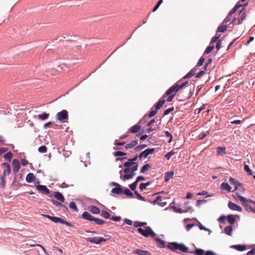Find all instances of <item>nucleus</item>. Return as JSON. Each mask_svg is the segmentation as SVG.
<instances>
[{"mask_svg": "<svg viewBox=\"0 0 255 255\" xmlns=\"http://www.w3.org/2000/svg\"><path fill=\"white\" fill-rule=\"evenodd\" d=\"M124 193L127 196L132 198L133 197V193L128 189H125L123 191Z\"/></svg>", "mask_w": 255, "mask_h": 255, "instance_id": "obj_36", "label": "nucleus"}, {"mask_svg": "<svg viewBox=\"0 0 255 255\" xmlns=\"http://www.w3.org/2000/svg\"><path fill=\"white\" fill-rule=\"evenodd\" d=\"M48 116H49V114H48L44 113H43L42 114L39 115H38V118H39V120H44L47 119Z\"/></svg>", "mask_w": 255, "mask_h": 255, "instance_id": "obj_41", "label": "nucleus"}, {"mask_svg": "<svg viewBox=\"0 0 255 255\" xmlns=\"http://www.w3.org/2000/svg\"><path fill=\"white\" fill-rule=\"evenodd\" d=\"M137 144V141L136 140H133L130 143L127 144L125 147L126 149H130L136 145Z\"/></svg>", "mask_w": 255, "mask_h": 255, "instance_id": "obj_23", "label": "nucleus"}, {"mask_svg": "<svg viewBox=\"0 0 255 255\" xmlns=\"http://www.w3.org/2000/svg\"><path fill=\"white\" fill-rule=\"evenodd\" d=\"M204 61H205V58L203 57H201L200 58V59L197 64V66H198V67L201 66L203 65V64L204 63Z\"/></svg>", "mask_w": 255, "mask_h": 255, "instance_id": "obj_55", "label": "nucleus"}, {"mask_svg": "<svg viewBox=\"0 0 255 255\" xmlns=\"http://www.w3.org/2000/svg\"><path fill=\"white\" fill-rule=\"evenodd\" d=\"M51 201L52 202L53 204L56 205L57 206H62L65 209L67 210V207L63 205L61 203H59L56 200H52Z\"/></svg>", "mask_w": 255, "mask_h": 255, "instance_id": "obj_54", "label": "nucleus"}, {"mask_svg": "<svg viewBox=\"0 0 255 255\" xmlns=\"http://www.w3.org/2000/svg\"><path fill=\"white\" fill-rule=\"evenodd\" d=\"M228 207L232 210L237 211L238 212H242V209L240 206L232 202H229Z\"/></svg>", "mask_w": 255, "mask_h": 255, "instance_id": "obj_12", "label": "nucleus"}, {"mask_svg": "<svg viewBox=\"0 0 255 255\" xmlns=\"http://www.w3.org/2000/svg\"><path fill=\"white\" fill-rule=\"evenodd\" d=\"M101 215L105 219H109L110 217L109 213L106 211H102Z\"/></svg>", "mask_w": 255, "mask_h": 255, "instance_id": "obj_44", "label": "nucleus"}, {"mask_svg": "<svg viewBox=\"0 0 255 255\" xmlns=\"http://www.w3.org/2000/svg\"><path fill=\"white\" fill-rule=\"evenodd\" d=\"M179 82H177V83L173 85L172 86H171L164 94V95L163 96V98H165L166 96L174 94V96L176 95V93L181 88L184 87L185 86H186L188 83V82H185L181 84H179Z\"/></svg>", "mask_w": 255, "mask_h": 255, "instance_id": "obj_4", "label": "nucleus"}, {"mask_svg": "<svg viewBox=\"0 0 255 255\" xmlns=\"http://www.w3.org/2000/svg\"><path fill=\"white\" fill-rule=\"evenodd\" d=\"M192 209L191 206H188V207L185 208L184 210H183L182 209H178L177 212L180 213H186L189 211L190 210Z\"/></svg>", "mask_w": 255, "mask_h": 255, "instance_id": "obj_37", "label": "nucleus"}, {"mask_svg": "<svg viewBox=\"0 0 255 255\" xmlns=\"http://www.w3.org/2000/svg\"><path fill=\"white\" fill-rule=\"evenodd\" d=\"M150 168H151L150 165L149 164H146L144 165L142 167V168L140 170V172L141 173H144L146 171H147V170H148Z\"/></svg>", "mask_w": 255, "mask_h": 255, "instance_id": "obj_38", "label": "nucleus"}, {"mask_svg": "<svg viewBox=\"0 0 255 255\" xmlns=\"http://www.w3.org/2000/svg\"><path fill=\"white\" fill-rule=\"evenodd\" d=\"M147 225L146 222H139L138 221L134 222L133 225L135 227L144 226Z\"/></svg>", "mask_w": 255, "mask_h": 255, "instance_id": "obj_39", "label": "nucleus"}, {"mask_svg": "<svg viewBox=\"0 0 255 255\" xmlns=\"http://www.w3.org/2000/svg\"><path fill=\"white\" fill-rule=\"evenodd\" d=\"M238 198L241 201L242 205L245 207L248 212L255 213V208H253L250 204L251 203L255 205V201L251 199H247L246 198L238 194Z\"/></svg>", "mask_w": 255, "mask_h": 255, "instance_id": "obj_3", "label": "nucleus"}, {"mask_svg": "<svg viewBox=\"0 0 255 255\" xmlns=\"http://www.w3.org/2000/svg\"><path fill=\"white\" fill-rule=\"evenodd\" d=\"M226 217L225 216H221L219 219V221L222 223H223V224H225V221H226Z\"/></svg>", "mask_w": 255, "mask_h": 255, "instance_id": "obj_62", "label": "nucleus"}, {"mask_svg": "<svg viewBox=\"0 0 255 255\" xmlns=\"http://www.w3.org/2000/svg\"><path fill=\"white\" fill-rule=\"evenodd\" d=\"M195 253L197 255H203L205 254L204 251L200 249H196Z\"/></svg>", "mask_w": 255, "mask_h": 255, "instance_id": "obj_48", "label": "nucleus"}, {"mask_svg": "<svg viewBox=\"0 0 255 255\" xmlns=\"http://www.w3.org/2000/svg\"><path fill=\"white\" fill-rule=\"evenodd\" d=\"M69 207L74 211H78V209L75 202L73 201L71 202L69 204Z\"/></svg>", "mask_w": 255, "mask_h": 255, "instance_id": "obj_45", "label": "nucleus"}, {"mask_svg": "<svg viewBox=\"0 0 255 255\" xmlns=\"http://www.w3.org/2000/svg\"><path fill=\"white\" fill-rule=\"evenodd\" d=\"M154 240L157 242V246L160 248H164L165 246V242L159 238H155Z\"/></svg>", "mask_w": 255, "mask_h": 255, "instance_id": "obj_19", "label": "nucleus"}, {"mask_svg": "<svg viewBox=\"0 0 255 255\" xmlns=\"http://www.w3.org/2000/svg\"><path fill=\"white\" fill-rule=\"evenodd\" d=\"M155 152L154 148H147L141 152L138 156V157L140 159L142 158H146L149 154H152Z\"/></svg>", "mask_w": 255, "mask_h": 255, "instance_id": "obj_8", "label": "nucleus"}, {"mask_svg": "<svg viewBox=\"0 0 255 255\" xmlns=\"http://www.w3.org/2000/svg\"><path fill=\"white\" fill-rule=\"evenodd\" d=\"M231 248L236 249L239 251H243L245 250L247 248L245 245H233L231 246Z\"/></svg>", "mask_w": 255, "mask_h": 255, "instance_id": "obj_22", "label": "nucleus"}, {"mask_svg": "<svg viewBox=\"0 0 255 255\" xmlns=\"http://www.w3.org/2000/svg\"><path fill=\"white\" fill-rule=\"evenodd\" d=\"M38 150L40 153H45L47 152V148L45 145H42L38 148Z\"/></svg>", "mask_w": 255, "mask_h": 255, "instance_id": "obj_43", "label": "nucleus"}, {"mask_svg": "<svg viewBox=\"0 0 255 255\" xmlns=\"http://www.w3.org/2000/svg\"><path fill=\"white\" fill-rule=\"evenodd\" d=\"M247 5V3L242 5V4H239L238 3L233 8V9L230 12L228 16L224 19V23H227L231 20V16L235 13L237 10L241 6H246Z\"/></svg>", "mask_w": 255, "mask_h": 255, "instance_id": "obj_7", "label": "nucleus"}, {"mask_svg": "<svg viewBox=\"0 0 255 255\" xmlns=\"http://www.w3.org/2000/svg\"><path fill=\"white\" fill-rule=\"evenodd\" d=\"M174 175L173 171L167 172L165 174L164 180L165 182H168L170 179L172 178Z\"/></svg>", "mask_w": 255, "mask_h": 255, "instance_id": "obj_25", "label": "nucleus"}, {"mask_svg": "<svg viewBox=\"0 0 255 255\" xmlns=\"http://www.w3.org/2000/svg\"><path fill=\"white\" fill-rule=\"evenodd\" d=\"M161 200H162V197L161 196H159L157 197L156 199L155 200H154L152 202V203L153 204H157L158 205L163 206L164 205H163V203L161 202Z\"/></svg>", "mask_w": 255, "mask_h": 255, "instance_id": "obj_33", "label": "nucleus"}, {"mask_svg": "<svg viewBox=\"0 0 255 255\" xmlns=\"http://www.w3.org/2000/svg\"><path fill=\"white\" fill-rule=\"evenodd\" d=\"M227 220L228 223L231 225H234L235 223V218L232 215H229L227 217Z\"/></svg>", "mask_w": 255, "mask_h": 255, "instance_id": "obj_30", "label": "nucleus"}, {"mask_svg": "<svg viewBox=\"0 0 255 255\" xmlns=\"http://www.w3.org/2000/svg\"><path fill=\"white\" fill-rule=\"evenodd\" d=\"M13 170L14 172H17L20 169L19 161L17 159H14L12 160Z\"/></svg>", "mask_w": 255, "mask_h": 255, "instance_id": "obj_14", "label": "nucleus"}, {"mask_svg": "<svg viewBox=\"0 0 255 255\" xmlns=\"http://www.w3.org/2000/svg\"><path fill=\"white\" fill-rule=\"evenodd\" d=\"M205 255H216V254L212 251H207L205 253Z\"/></svg>", "mask_w": 255, "mask_h": 255, "instance_id": "obj_64", "label": "nucleus"}, {"mask_svg": "<svg viewBox=\"0 0 255 255\" xmlns=\"http://www.w3.org/2000/svg\"><path fill=\"white\" fill-rule=\"evenodd\" d=\"M137 170V165L133 166L131 168H126L123 170L124 175H122V171H120L121 174L120 178L123 180L126 181L132 178L135 175V171Z\"/></svg>", "mask_w": 255, "mask_h": 255, "instance_id": "obj_1", "label": "nucleus"}, {"mask_svg": "<svg viewBox=\"0 0 255 255\" xmlns=\"http://www.w3.org/2000/svg\"><path fill=\"white\" fill-rule=\"evenodd\" d=\"M137 183L138 182L136 181H134L133 183L129 185V188L132 191H134L136 189Z\"/></svg>", "mask_w": 255, "mask_h": 255, "instance_id": "obj_51", "label": "nucleus"}, {"mask_svg": "<svg viewBox=\"0 0 255 255\" xmlns=\"http://www.w3.org/2000/svg\"><path fill=\"white\" fill-rule=\"evenodd\" d=\"M233 227L231 226H228L225 227L224 229L225 233L229 236H231L232 234Z\"/></svg>", "mask_w": 255, "mask_h": 255, "instance_id": "obj_31", "label": "nucleus"}, {"mask_svg": "<svg viewBox=\"0 0 255 255\" xmlns=\"http://www.w3.org/2000/svg\"><path fill=\"white\" fill-rule=\"evenodd\" d=\"M174 110V107H171L169 109H166L164 112V115L166 116L168 115L170 112Z\"/></svg>", "mask_w": 255, "mask_h": 255, "instance_id": "obj_59", "label": "nucleus"}, {"mask_svg": "<svg viewBox=\"0 0 255 255\" xmlns=\"http://www.w3.org/2000/svg\"><path fill=\"white\" fill-rule=\"evenodd\" d=\"M115 156H123L126 155V153L120 151H117L115 152Z\"/></svg>", "mask_w": 255, "mask_h": 255, "instance_id": "obj_61", "label": "nucleus"}, {"mask_svg": "<svg viewBox=\"0 0 255 255\" xmlns=\"http://www.w3.org/2000/svg\"><path fill=\"white\" fill-rule=\"evenodd\" d=\"M37 190L40 193L44 194L45 195H49L50 193L49 190L45 185H38L36 186Z\"/></svg>", "mask_w": 255, "mask_h": 255, "instance_id": "obj_10", "label": "nucleus"}, {"mask_svg": "<svg viewBox=\"0 0 255 255\" xmlns=\"http://www.w3.org/2000/svg\"><path fill=\"white\" fill-rule=\"evenodd\" d=\"M175 154V152L173 150H171L170 152H168L167 154H166L164 156L165 157L169 160L170 157Z\"/></svg>", "mask_w": 255, "mask_h": 255, "instance_id": "obj_47", "label": "nucleus"}, {"mask_svg": "<svg viewBox=\"0 0 255 255\" xmlns=\"http://www.w3.org/2000/svg\"><path fill=\"white\" fill-rule=\"evenodd\" d=\"M124 167H125L126 168H129L131 166V167L133 166L134 164H133V163L132 162L128 161V162H126L124 163Z\"/></svg>", "mask_w": 255, "mask_h": 255, "instance_id": "obj_57", "label": "nucleus"}, {"mask_svg": "<svg viewBox=\"0 0 255 255\" xmlns=\"http://www.w3.org/2000/svg\"><path fill=\"white\" fill-rule=\"evenodd\" d=\"M0 179H1V184L2 185V187L3 188H4L5 186V183H6L5 176L2 175L0 177Z\"/></svg>", "mask_w": 255, "mask_h": 255, "instance_id": "obj_49", "label": "nucleus"}, {"mask_svg": "<svg viewBox=\"0 0 255 255\" xmlns=\"http://www.w3.org/2000/svg\"><path fill=\"white\" fill-rule=\"evenodd\" d=\"M196 69H192L189 72H188L184 77L183 79H186L190 78L193 76H194L196 74Z\"/></svg>", "mask_w": 255, "mask_h": 255, "instance_id": "obj_29", "label": "nucleus"}, {"mask_svg": "<svg viewBox=\"0 0 255 255\" xmlns=\"http://www.w3.org/2000/svg\"><path fill=\"white\" fill-rule=\"evenodd\" d=\"M92 221H94L95 223L98 225H103L105 223V221L102 219L97 218L94 217Z\"/></svg>", "mask_w": 255, "mask_h": 255, "instance_id": "obj_35", "label": "nucleus"}, {"mask_svg": "<svg viewBox=\"0 0 255 255\" xmlns=\"http://www.w3.org/2000/svg\"><path fill=\"white\" fill-rule=\"evenodd\" d=\"M240 14H241V16L238 19V23H237V24H241L246 17L247 14L244 8H242L240 10Z\"/></svg>", "mask_w": 255, "mask_h": 255, "instance_id": "obj_13", "label": "nucleus"}, {"mask_svg": "<svg viewBox=\"0 0 255 255\" xmlns=\"http://www.w3.org/2000/svg\"><path fill=\"white\" fill-rule=\"evenodd\" d=\"M218 155H223L226 153V147L219 146L217 149Z\"/></svg>", "mask_w": 255, "mask_h": 255, "instance_id": "obj_26", "label": "nucleus"}, {"mask_svg": "<svg viewBox=\"0 0 255 255\" xmlns=\"http://www.w3.org/2000/svg\"><path fill=\"white\" fill-rule=\"evenodd\" d=\"M214 48V45L208 46L207 48V49H206V50L205 51V54H209V53H210L213 50Z\"/></svg>", "mask_w": 255, "mask_h": 255, "instance_id": "obj_53", "label": "nucleus"}, {"mask_svg": "<svg viewBox=\"0 0 255 255\" xmlns=\"http://www.w3.org/2000/svg\"><path fill=\"white\" fill-rule=\"evenodd\" d=\"M134 194L136 195L137 198L138 200H141V201H145L144 198L140 195L139 194L137 191H135Z\"/></svg>", "mask_w": 255, "mask_h": 255, "instance_id": "obj_56", "label": "nucleus"}, {"mask_svg": "<svg viewBox=\"0 0 255 255\" xmlns=\"http://www.w3.org/2000/svg\"><path fill=\"white\" fill-rule=\"evenodd\" d=\"M157 110H152L148 114L149 118H151L153 117L157 113Z\"/></svg>", "mask_w": 255, "mask_h": 255, "instance_id": "obj_60", "label": "nucleus"}, {"mask_svg": "<svg viewBox=\"0 0 255 255\" xmlns=\"http://www.w3.org/2000/svg\"><path fill=\"white\" fill-rule=\"evenodd\" d=\"M12 157V154L10 151H9L8 152L6 153L4 155V158L8 160V161H10L11 158Z\"/></svg>", "mask_w": 255, "mask_h": 255, "instance_id": "obj_40", "label": "nucleus"}, {"mask_svg": "<svg viewBox=\"0 0 255 255\" xmlns=\"http://www.w3.org/2000/svg\"><path fill=\"white\" fill-rule=\"evenodd\" d=\"M56 119L61 123H65L68 119V113L66 110H63L56 114Z\"/></svg>", "mask_w": 255, "mask_h": 255, "instance_id": "obj_6", "label": "nucleus"}, {"mask_svg": "<svg viewBox=\"0 0 255 255\" xmlns=\"http://www.w3.org/2000/svg\"><path fill=\"white\" fill-rule=\"evenodd\" d=\"M53 196H54L57 200L62 203H63L65 201L64 196L61 193L59 192H55L53 195L50 194L49 195V197H52Z\"/></svg>", "mask_w": 255, "mask_h": 255, "instance_id": "obj_11", "label": "nucleus"}, {"mask_svg": "<svg viewBox=\"0 0 255 255\" xmlns=\"http://www.w3.org/2000/svg\"><path fill=\"white\" fill-rule=\"evenodd\" d=\"M112 192L115 194H120L123 192V189L121 186H118L113 188L112 190Z\"/></svg>", "mask_w": 255, "mask_h": 255, "instance_id": "obj_28", "label": "nucleus"}, {"mask_svg": "<svg viewBox=\"0 0 255 255\" xmlns=\"http://www.w3.org/2000/svg\"><path fill=\"white\" fill-rule=\"evenodd\" d=\"M166 247L172 252H177V251H179L183 253L188 252V248L183 244H179L177 242H171L169 243Z\"/></svg>", "mask_w": 255, "mask_h": 255, "instance_id": "obj_2", "label": "nucleus"}, {"mask_svg": "<svg viewBox=\"0 0 255 255\" xmlns=\"http://www.w3.org/2000/svg\"><path fill=\"white\" fill-rule=\"evenodd\" d=\"M227 28V26L226 25H220L217 29V31L219 32H224Z\"/></svg>", "mask_w": 255, "mask_h": 255, "instance_id": "obj_34", "label": "nucleus"}, {"mask_svg": "<svg viewBox=\"0 0 255 255\" xmlns=\"http://www.w3.org/2000/svg\"><path fill=\"white\" fill-rule=\"evenodd\" d=\"M138 233L144 236L145 237H148L149 236L155 237L156 234L152 231L150 227H147L145 230L139 228L137 229Z\"/></svg>", "mask_w": 255, "mask_h": 255, "instance_id": "obj_5", "label": "nucleus"}, {"mask_svg": "<svg viewBox=\"0 0 255 255\" xmlns=\"http://www.w3.org/2000/svg\"><path fill=\"white\" fill-rule=\"evenodd\" d=\"M89 210L93 214H98L100 213V209L96 206H91L89 207Z\"/></svg>", "mask_w": 255, "mask_h": 255, "instance_id": "obj_20", "label": "nucleus"}, {"mask_svg": "<svg viewBox=\"0 0 255 255\" xmlns=\"http://www.w3.org/2000/svg\"><path fill=\"white\" fill-rule=\"evenodd\" d=\"M111 219L114 221L118 222L121 220V218L119 216L112 217Z\"/></svg>", "mask_w": 255, "mask_h": 255, "instance_id": "obj_63", "label": "nucleus"}, {"mask_svg": "<svg viewBox=\"0 0 255 255\" xmlns=\"http://www.w3.org/2000/svg\"><path fill=\"white\" fill-rule=\"evenodd\" d=\"M133 253L137 254L138 255H151L149 252L141 249H136L133 250Z\"/></svg>", "mask_w": 255, "mask_h": 255, "instance_id": "obj_16", "label": "nucleus"}, {"mask_svg": "<svg viewBox=\"0 0 255 255\" xmlns=\"http://www.w3.org/2000/svg\"><path fill=\"white\" fill-rule=\"evenodd\" d=\"M209 131H207L205 133H202L199 136V139L201 140L204 139L207 135L209 134Z\"/></svg>", "mask_w": 255, "mask_h": 255, "instance_id": "obj_52", "label": "nucleus"}, {"mask_svg": "<svg viewBox=\"0 0 255 255\" xmlns=\"http://www.w3.org/2000/svg\"><path fill=\"white\" fill-rule=\"evenodd\" d=\"M165 102L164 99H160V101L155 105V109L157 110H159Z\"/></svg>", "mask_w": 255, "mask_h": 255, "instance_id": "obj_32", "label": "nucleus"}, {"mask_svg": "<svg viewBox=\"0 0 255 255\" xmlns=\"http://www.w3.org/2000/svg\"><path fill=\"white\" fill-rule=\"evenodd\" d=\"M58 223H62V224H65V225H66L68 226H71V224L70 223L67 222L66 220H65L62 219V218H59Z\"/></svg>", "mask_w": 255, "mask_h": 255, "instance_id": "obj_50", "label": "nucleus"}, {"mask_svg": "<svg viewBox=\"0 0 255 255\" xmlns=\"http://www.w3.org/2000/svg\"><path fill=\"white\" fill-rule=\"evenodd\" d=\"M221 188L227 190L228 192L231 191V187L227 183H222L221 185Z\"/></svg>", "mask_w": 255, "mask_h": 255, "instance_id": "obj_27", "label": "nucleus"}, {"mask_svg": "<svg viewBox=\"0 0 255 255\" xmlns=\"http://www.w3.org/2000/svg\"><path fill=\"white\" fill-rule=\"evenodd\" d=\"M34 175L32 173H28L26 177L25 180L28 183H31L33 182V181L34 179Z\"/></svg>", "mask_w": 255, "mask_h": 255, "instance_id": "obj_24", "label": "nucleus"}, {"mask_svg": "<svg viewBox=\"0 0 255 255\" xmlns=\"http://www.w3.org/2000/svg\"><path fill=\"white\" fill-rule=\"evenodd\" d=\"M87 241L92 243L99 244L102 242H105L106 240L102 237L88 238L86 239Z\"/></svg>", "mask_w": 255, "mask_h": 255, "instance_id": "obj_9", "label": "nucleus"}, {"mask_svg": "<svg viewBox=\"0 0 255 255\" xmlns=\"http://www.w3.org/2000/svg\"><path fill=\"white\" fill-rule=\"evenodd\" d=\"M146 146H147V145H146V144H141V145H138L137 146H136L135 149L136 151H138L141 150V149L144 148Z\"/></svg>", "mask_w": 255, "mask_h": 255, "instance_id": "obj_58", "label": "nucleus"}, {"mask_svg": "<svg viewBox=\"0 0 255 255\" xmlns=\"http://www.w3.org/2000/svg\"><path fill=\"white\" fill-rule=\"evenodd\" d=\"M244 169L247 172V173L248 174V175H252L253 173H252V170L250 169V167H249V166L248 165H247V164H245V166H244Z\"/></svg>", "mask_w": 255, "mask_h": 255, "instance_id": "obj_46", "label": "nucleus"}, {"mask_svg": "<svg viewBox=\"0 0 255 255\" xmlns=\"http://www.w3.org/2000/svg\"><path fill=\"white\" fill-rule=\"evenodd\" d=\"M150 185V182L148 181L145 183H142L139 185L140 189L142 191L144 189H146V187Z\"/></svg>", "mask_w": 255, "mask_h": 255, "instance_id": "obj_42", "label": "nucleus"}, {"mask_svg": "<svg viewBox=\"0 0 255 255\" xmlns=\"http://www.w3.org/2000/svg\"><path fill=\"white\" fill-rule=\"evenodd\" d=\"M229 181L232 185L235 186L234 190H236L238 188V187L241 185V184L238 181L236 180L232 177L230 178Z\"/></svg>", "mask_w": 255, "mask_h": 255, "instance_id": "obj_21", "label": "nucleus"}, {"mask_svg": "<svg viewBox=\"0 0 255 255\" xmlns=\"http://www.w3.org/2000/svg\"><path fill=\"white\" fill-rule=\"evenodd\" d=\"M141 126L137 124L131 127L129 129V131L131 132V133H135L137 132L141 129Z\"/></svg>", "mask_w": 255, "mask_h": 255, "instance_id": "obj_17", "label": "nucleus"}, {"mask_svg": "<svg viewBox=\"0 0 255 255\" xmlns=\"http://www.w3.org/2000/svg\"><path fill=\"white\" fill-rule=\"evenodd\" d=\"M1 165L4 167L2 175L5 176L6 175H9L11 171L10 165L6 162L2 163Z\"/></svg>", "mask_w": 255, "mask_h": 255, "instance_id": "obj_15", "label": "nucleus"}, {"mask_svg": "<svg viewBox=\"0 0 255 255\" xmlns=\"http://www.w3.org/2000/svg\"><path fill=\"white\" fill-rule=\"evenodd\" d=\"M82 217L84 219L89 220L90 221H92L93 220L94 216H92L88 212H84L82 214Z\"/></svg>", "mask_w": 255, "mask_h": 255, "instance_id": "obj_18", "label": "nucleus"}]
</instances>
